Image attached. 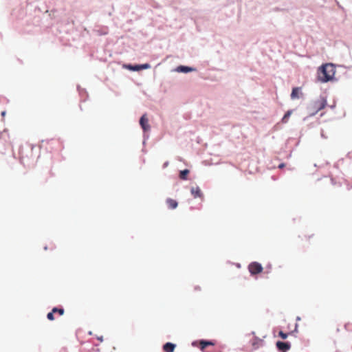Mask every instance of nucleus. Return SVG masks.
<instances>
[{
  "label": "nucleus",
  "mask_w": 352,
  "mask_h": 352,
  "mask_svg": "<svg viewBox=\"0 0 352 352\" xmlns=\"http://www.w3.org/2000/svg\"><path fill=\"white\" fill-rule=\"evenodd\" d=\"M336 67L332 63H326L320 66L317 72L318 80L324 83L334 79Z\"/></svg>",
  "instance_id": "1"
},
{
  "label": "nucleus",
  "mask_w": 352,
  "mask_h": 352,
  "mask_svg": "<svg viewBox=\"0 0 352 352\" xmlns=\"http://www.w3.org/2000/svg\"><path fill=\"white\" fill-rule=\"evenodd\" d=\"M327 105V100L324 98H320V99L314 101L309 107V115L314 116L319 111L323 109Z\"/></svg>",
  "instance_id": "2"
},
{
  "label": "nucleus",
  "mask_w": 352,
  "mask_h": 352,
  "mask_svg": "<svg viewBox=\"0 0 352 352\" xmlns=\"http://www.w3.org/2000/svg\"><path fill=\"white\" fill-rule=\"evenodd\" d=\"M248 270L252 275H256L263 271V267L260 263L257 262H253L249 265Z\"/></svg>",
  "instance_id": "3"
},
{
  "label": "nucleus",
  "mask_w": 352,
  "mask_h": 352,
  "mask_svg": "<svg viewBox=\"0 0 352 352\" xmlns=\"http://www.w3.org/2000/svg\"><path fill=\"white\" fill-rule=\"evenodd\" d=\"M140 124L144 131H147L150 129V125L148 124V119L146 114H144L140 120Z\"/></svg>",
  "instance_id": "4"
},
{
  "label": "nucleus",
  "mask_w": 352,
  "mask_h": 352,
  "mask_svg": "<svg viewBox=\"0 0 352 352\" xmlns=\"http://www.w3.org/2000/svg\"><path fill=\"white\" fill-rule=\"evenodd\" d=\"M150 65L148 64V63H146V64H142V65H128L126 66V67L128 69H129L130 70H132V71H140L141 69H148L150 68Z\"/></svg>",
  "instance_id": "5"
},
{
  "label": "nucleus",
  "mask_w": 352,
  "mask_h": 352,
  "mask_svg": "<svg viewBox=\"0 0 352 352\" xmlns=\"http://www.w3.org/2000/svg\"><path fill=\"white\" fill-rule=\"evenodd\" d=\"M276 346L279 351L286 352L290 349V344L288 342L278 341L276 342Z\"/></svg>",
  "instance_id": "6"
},
{
  "label": "nucleus",
  "mask_w": 352,
  "mask_h": 352,
  "mask_svg": "<svg viewBox=\"0 0 352 352\" xmlns=\"http://www.w3.org/2000/svg\"><path fill=\"white\" fill-rule=\"evenodd\" d=\"M190 192H191L192 195L194 197V198L202 197H203V194L201 192V190L199 188V187H198V186L192 187L191 189H190Z\"/></svg>",
  "instance_id": "7"
},
{
  "label": "nucleus",
  "mask_w": 352,
  "mask_h": 352,
  "mask_svg": "<svg viewBox=\"0 0 352 352\" xmlns=\"http://www.w3.org/2000/svg\"><path fill=\"white\" fill-rule=\"evenodd\" d=\"M166 204H167L168 208H170V209H175L178 206L177 201L171 198H168L166 199Z\"/></svg>",
  "instance_id": "8"
},
{
  "label": "nucleus",
  "mask_w": 352,
  "mask_h": 352,
  "mask_svg": "<svg viewBox=\"0 0 352 352\" xmlns=\"http://www.w3.org/2000/svg\"><path fill=\"white\" fill-rule=\"evenodd\" d=\"M175 348V344L167 342L163 346V349L165 352H173Z\"/></svg>",
  "instance_id": "9"
},
{
  "label": "nucleus",
  "mask_w": 352,
  "mask_h": 352,
  "mask_svg": "<svg viewBox=\"0 0 352 352\" xmlns=\"http://www.w3.org/2000/svg\"><path fill=\"white\" fill-rule=\"evenodd\" d=\"M190 173V170L188 169H184L183 170H181L179 172V178L182 180H186L188 179V175Z\"/></svg>",
  "instance_id": "10"
},
{
  "label": "nucleus",
  "mask_w": 352,
  "mask_h": 352,
  "mask_svg": "<svg viewBox=\"0 0 352 352\" xmlns=\"http://www.w3.org/2000/svg\"><path fill=\"white\" fill-rule=\"evenodd\" d=\"M299 92H300V88L299 87H294L292 89V94H291V98L292 99H296L299 98Z\"/></svg>",
  "instance_id": "11"
},
{
  "label": "nucleus",
  "mask_w": 352,
  "mask_h": 352,
  "mask_svg": "<svg viewBox=\"0 0 352 352\" xmlns=\"http://www.w3.org/2000/svg\"><path fill=\"white\" fill-rule=\"evenodd\" d=\"M192 69L186 66H179L177 67V71L181 72H188L192 71Z\"/></svg>",
  "instance_id": "12"
},
{
  "label": "nucleus",
  "mask_w": 352,
  "mask_h": 352,
  "mask_svg": "<svg viewBox=\"0 0 352 352\" xmlns=\"http://www.w3.org/2000/svg\"><path fill=\"white\" fill-rule=\"evenodd\" d=\"M292 113V110L287 111L286 112V113L284 115L283 118H282V122L283 123L287 122L288 119L290 117Z\"/></svg>",
  "instance_id": "13"
},
{
  "label": "nucleus",
  "mask_w": 352,
  "mask_h": 352,
  "mask_svg": "<svg viewBox=\"0 0 352 352\" xmlns=\"http://www.w3.org/2000/svg\"><path fill=\"white\" fill-rule=\"evenodd\" d=\"M212 345V343L211 342L208 341H201L200 342V348L201 350H204L207 346Z\"/></svg>",
  "instance_id": "14"
},
{
  "label": "nucleus",
  "mask_w": 352,
  "mask_h": 352,
  "mask_svg": "<svg viewBox=\"0 0 352 352\" xmlns=\"http://www.w3.org/2000/svg\"><path fill=\"white\" fill-rule=\"evenodd\" d=\"M52 310H53V313H55V314L58 313L60 316L63 315V314L65 312V311L63 308L54 307L52 309Z\"/></svg>",
  "instance_id": "15"
},
{
  "label": "nucleus",
  "mask_w": 352,
  "mask_h": 352,
  "mask_svg": "<svg viewBox=\"0 0 352 352\" xmlns=\"http://www.w3.org/2000/svg\"><path fill=\"white\" fill-rule=\"evenodd\" d=\"M54 314L55 313H53V310H52L51 312L47 314V319L50 320H54Z\"/></svg>",
  "instance_id": "16"
},
{
  "label": "nucleus",
  "mask_w": 352,
  "mask_h": 352,
  "mask_svg": "<svg viewBox=\"0 0 352 352\" xmlns=\"http://www.w3.org/2000/svg\"><path fill=\"white\" fill-rule=\"evenodd\" d=\"M278 335H279V336H280L282 339H284V340H285V339H286V338H287V336H288V334H287V333H284V332H283V331H279Z\"/></svg>",
  "instance_id": "17"
},
{
  "label": "nucleus",
  "mask_w": 352,
  "mask_h": 352,
  "mask_svg": "<svg viewBox=\"0 0 352 352\" xmlns=\"http://www.w3.org/2000/svg\"><path fill=\"white\" fill-rule=\"evenodd\" d=\"M313 236V235L311 234H304L302 236V240H305V241H309L310 239Z\"/></svg>",
  "instance_id": "18"
},
{
  "label": "nucleus",
  "mask_w": 352,
  "mask_h": 352,
  "mask_svg": "<svg viewBox=\"0 0 352 352\" xmlns=\"http://www.w3.org/2000/svg\"><path fill=\"white\" fill-rule=\"evenodd\" d=\"M284 166H285V164L282 163V164H279L278 168H283Z\"/></svg>",
  "instance_id": "19"
},
{
  "label": "nucleus",
  "mask_w": 352,
  "mask_h": 352,
  "mask_svg": "<svg viewBox=\"0 0 352 352\" xmlns=\"http://www.w3.org/2000/svg\"><path fill=\"white\" fill-rule=\"evenodd\" d=\"M5 114H6V112H5V111H3V112H2V113H1V115H2L3 116H5Z\"/></svg>",
  "instance_id": "20"
}]
</instances>
